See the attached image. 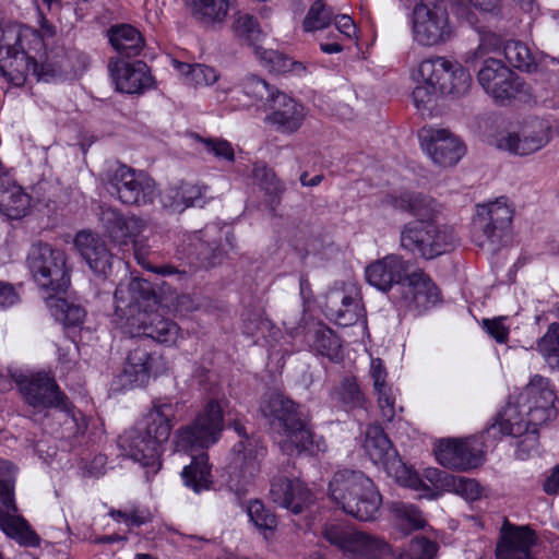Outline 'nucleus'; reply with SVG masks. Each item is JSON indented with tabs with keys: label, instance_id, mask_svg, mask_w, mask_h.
I'll return each mask as SVG.
<instances>
[{
	"label": "nucleus",
	"instance_id": "obj_1",
	"mask_svg": "<svg viewBox=\"0 0 559 559\" xmlns=\"http://www.w3.org/2000/svg\"><path fill=\"white\" fill-rule=\"evenodd\" d=\"M64 56H50L39 31L8 24L0 28V74L14 86H22L28 76L37 82H57L67 73Z\"/></svg>",
	"mask_w": 559,
	"mask_h": 559
},
{
	"label": "nucleus",
	"instance_id": "obj_2",
	"mask_svg": "<svg viewBox=\"0 0 559 559\" xmlns=\"http://www.w3.org/2000/svg\"><path fill=\"white\" fill-rule=\"evenodd\" d=\"M116 313L124 318L130 328L158 343L173 345L180 336L178 324L158 311V297L152 284L141 278L119 283L115 290Z\"/></svg>",
	"mask_w": 559,
	"mask_h": 559
},
{
	"label": "nucleus",
	"instance_id": "obj_3",
	"mask_svg": "<svg viewBox=\"0 0 559 559\" xmlns=\"http://www.w3.org/2000/svg\"><path fill=\"white\" fill-rule=\"evenodd\" d=\"M260 412L271 429L285 438L281 448L286 454L316 455L325 451V442L321 438L314 439L300 406L285 395H265L261 401Z\"/></svg>",
	"mask_w": 559,
	"mask_h": 559
},
{
	"label": "nucleus",
	"instance_id": "obj_4",
	"mask_svg": "<svg viewBox=\"0 0 559 559\" xmlns=\"http://www.w3.org/2000/svg\"><path fill=\"white\" fill-rule=\"evenodd\" d=\"M173 414L170 404L154 405L143 423L138 424L120 437L119 445L123 453L156 473L162 465L159 461L162 444L170 436Z\"/></svg>",
	"mask_w": 559,
	"mask_h": 559
},
{
	"label": "nucleus",
	"instance_id": "obj_5",
	"mask_svg": "<svg viewBox=\"0 0 559 559\" xmlns=\"http://www.w3.org/2000/svg\"><path fill=\"white\" fill-rule=\"evenodd\" d=\"M329 496L340 509L359 521H374L380 513L382 496L360 471L335 472L329 484Z\"/></svg>",
	"mask_w": 559,
	"mask_h": 559
},
{
	"label": "nucleus",
	"instance_id": "obj_6",
	"mask_svg": "<svg viewBox=\"0 0 559 559\" xmlns=\"http://www.w3.org/2000/svg\"><path fill=\"white\" fill-rule=\"evenodd\" d=\"M14 381L23 402L32 409L29 417L33 420L47 417L48 411L55 408L67 414L78 426L73 404L49 372L20 373L14 376Z\"/></svg>",
	"mask_w": 559,
	"mask_h": 559
},
{
	"label": "nucleus",
	"instance_id": "obj_7",
	"mask_svg": "<svg viewBox=\"0 0 559 559\" xmlns=\"http://www.w3.org/2000/svg\"><path fill=\"white\" fill-rule=\"evenodd\" d=\"M26 265L33 281L46 293H62L70 286V267L62 249L38 241L29 248Z\"/></svg>",
	"mask_w": 559,
	"mask_h": 559
},
{
	"label": "nucleus",
	"instance_id": "obj_8",
	"mask_svg": "<svg viewBox=\"0 0 559 559\" xmlns=\"http://www.w3.org/2000/svg\"><path fill=\"white\" fill-rule=\"evenodd\" d=\"M103 182L106 191L123 205L144 207L154 203L156 185L144 171L118 165L106 170Z\"/></svg>",
	"mask_w": 559,
	"mask_h": 559
},
{
	"label": "nucleus",
	"instance_id": "obj_9",
	"mask_svg": "<svg viewBox=\"0 0 559 559\" xmlns=\"http://www.w3.org/2000/svg\"><path fill=\"white\" fill-rule=\"evenodd\" d=\"M412 34L414 40L423 47L440 46L451 40L454 25L447 2L417 0L412 12Z\"/></svg>",
	"mask_w": 559,
	"mask_h": 559
},
{
	"label": "nucleus",
	"instance_id": "obj_10",
	"mask_svg": "<svg viewBox=\"0 0 559 559\" xmlns=\"http://www.w3.org/2000/svg\"><path fill=\"white\" fill-rule=\"evenodd\" d=\"M226 399H211L189 424L176 432L177 448L183 451L205 450L215 444L224 429Z\"/></svg>",
	"mask_w": 559,
	"mask_h": 559
},
{
	"label": "nucleus",
	"instance_id": "obj_11",
	"mask_svg": "<svg viewBox=\"0 0 559 559\" xmlns=\"http://www.w3.org/2000/svg\"><path fill=\"white\" fill-rule=\"evenodd\" d=\"M226 399H211L189 424L176 432L177 448L183 451L205 450L215 444L224 429Z\"/></svg>",
	"mask_w": 559,
	"mask_h": 559
},
{
	"label": "nucleus",
	"instance_id": "obj_12",
	"mask_svg": "<svg viewBox=\"0 0 559 559\" xmlns=\"http://www.w3.org/2000/svg\"><path fill=\"white\" fill-rule=\"evenodd\" d=\"M226 399H211L189 424L176 432L177 448L183 451L205 450L215 444L224 429Z\"/></svg>",
	"mask_w": 559,
	"mask_h": 559
},
{
	"label": "nucleus",
	"instance_id": "obj_13",
	"mask_svg": "<svg viewBox=\"0 0 559 559\" xmlns=\"http://www.w3.org/2000/svg\"><path fill=\"white\" fill-rule=\"evenodd\" d=\"M401 247L431 260L453 250L457 243L452 227L436 222H409L401 229Z\"/></svg>",
	"mask_w": 559,
	"mask_h": 559
},
{
	"label": "nucleus",
	"instance_id": "obj_14",
	"mask_svg": "<svg viewBox=\"0 0 559 559\" xmlns=\"http://www.w3.org/2000/svg\"><path fill=\"white\" fill-rule=\"evenodd\" d=\"M513 214V204L506 197L477 205V214L473 221L475 243L488 252H496L509 231Z\"/></svg>",
	"mask_w": 559,
	"mask_h": 559
},
{
	"label": "nucleus",
	"instance_id": "obj_15",
	"mask_svg": "<svg viewBox=\"0 0 559 559\" xmlns=\"http://www.w3.org/2000/svg\"><path fill=\"white\" fill-rule=\"evenodd\" d=\"M16 467L9 461L0 459V530L22 545H34L36 534L25 519L16 515L14 501Z\"/></svg>",
	"mask_w": 559,
	"mask_h": 559
},
{
	"label": "nucleus",
	"instance_id": "obj_16",
	"mask_svg": "<svg viewBox=\"0 0 559 559\" xmlns=\"http://www.w3.org/2000/svg\"><path fill=\"white\" fill-rule=\"evenodd\" d=\"M478 83L496 102L532 97V88L501 60L488 58L477 74Z\"/></svg>",
	"mask_w": 559,
	"mask_h": 559
},
{
	"label": "nucleus",
	"instance_id": "obj_17",
	"mask_svg": "<svg viewBox=\"0 0 559 559\" xmlns=\"http://www.w3.org/2000/svg\"><path fill=\"white\" fill-rule=\"evenodd\" d=\"M417 75L432 82L439 93L461 97L469 92L472 76L457 61L433 57L419 63Z\"/></svg>",
	"mask_w": 559,
	"mask_h": 559
},
{
	"label": "nucleus",
	"instance_id": "obj_18",
	"mask_svg": "<svg viewBox=\"0 0 559 559\" xmlns=\"http://www.w3.org/2000/svg\"><path fill=\"white\" fill-rule=\"evenodd\" d=\"M399 290V305L415 316L425 313L440 301L438 287L423 270L409 273Z\"/></svg>",
	"mask_w": 559,
	"mask_h": 559
},
{
	"label": "nucleus",
	"instance_id": "obj_19",
	"mask_svg": "<svg viewBox=\"0 0 559 559\" xmlns=\"http://www.w3.org/2000/svg\"><path fill=\"white\" fill-rule=\"evenodd\" d=\"M418 135L424 150L441 167L455 165L465 154L463 143L447 129L424 128Z\"/></svg>",
	"mask_w": 559,
	"mask_h": 559
},
{
	"label": "nucleus",
	"instance_id": "obj_20",
	"mask_svg": "<svg viewBox=\"0 0 559 559\" xmlns=\"http://www.w3.org/2000/svg\"><path fill=\"white\" fill-rule=\"evenodd\" d=\"M99 221L112 242L119 246L140 241L138 238L147 228L145 219L138 215L124 216L112 206L100 207Z\"/></svg>",
	"mask_w": 559,
	"mask_h": 559
},
{
	"label": "nucleus",
	"instance_id": "obj_21",
	"mask_svg": "<svg viewBox=\"0 0 559 559\" xmlns=\"http://www.w3.org/2000/svg\"><path fill=\"white\" fill-rule=\"evenodd\" d=\"M438 462L444 467L466 471L479 466L484 451L477 439L441 441L436 451Z\"/></svg>",
	"mask_w": 559,
	"mask_h": 559
},
{
	"label": "nucleus",
	"instance_id": "obj_22",
	"mask_svg": "<svg viewBox=\"0 0 559 559\" xmlns=\"http://www.w3.org/2000/svg\"><path fill=\"white\" fill-rule=\"evenodd\" d=\"M424 477L433 488L431 498H438L444 492H452L466 501H475L481 497L483 488L473 478L455 476L439 468L429 467L424 472Z\"/></svg>",
	"mask_w": 559,
	"mask_h": 559
},
{
	"label": "nucleus",
	"instance_id": "obj_23",
	"mask_svg": "<svg viewBox=\"0 0 559 559\" xmlns=\"http://www.w3.org/2000/svg\"><path fill=\"white\" fill-rule=\"evenodd\" d=\"M409 262L401 255L388 254L370 263L365 270L367 282L380 292L386 293L394 285L399 287L404 283L408 275Z\"/></svg>",
	"mask_w": 559,
	"mask_h": 559
},
{
	"label": "nucleus",
	"instance_id": "obj_24",
	"mask_svg": "<svg viewBox=\"0 0 559 559\" xmlns=\"http://www.w3.org/2000/svg\"><path fill=\"white\" fill-rule=\"evenodd\" d=\"M270 497L277 506L299 514L311 503V492L298 478L274 476L270 485Z\"/></svg>",
	"mask_w": 559,
	"mask_h": 559
},
{
	"label": "nucleus",
	"instance_id": "obj_25",
	"mask_svg": "<svg viewBox=\"0 0 559 559\" xmlns=\"http://www.w3.org/2000/svg\"><path fill=\"white\" fill-rule=\"evenodd\" d=\"M364 449L374 464L382 465L390 474L393 472L397 474L400 468H404L397 451L378 424L367 427Z\"/></svg>",
	"mask_w": 559,
	"mask_h": 559
},
{
	"label": "nucleus",
	"instance_id": "obj_26",
	"mask_svg": "<svg viewBox=\"0 0 559 559\" xmlns=\"http://www.w3.org/2000/svg\"><path fill=\"white\" fill-rule=\"evenodd\" d=\"M108 70L117 90L127 94H139L152 85L148 67L143 61L133 63L110 59Z\"/></svg>",
	"mask_w": 559,
	"mask_h": 559
},
{
	"label": "nucleus",
	"instance_id": "obj_27",
	"mask_svg": "<svg viewBox=\"0 0 559 559\" xmlns=\"http://www.w3.org/2000/svg\"><path fill=\"white\" fill-rule=\"evenodd\" d=\"M233 464L245 483L252 480L261 468L266 448L260 438L239 440L231 448Z\"/></svg>",
	"mask_w": 559,
	"mask_h": 559
},
{
	"label": "nucleus",
	"instance_id": "obj_28",
	"mask_svg": "<svg viewBox=\"0 0 559 559\" xmlns=\"http://www.w3.org/2000/svg\"><path fill=\"white\" fill-rule=\"evenodd\" d=\"M74 246L95 274L106 275L111 269L112 254L98 235L81 230L75 235Z\"/></svg>",
	"mask_w": 559,
	"mask_h": 559
},
{
	"label": "nucleus",
	"instance_id": "obj_29",
	"mask_svg": "<svg viewBox=\"0 0 559 559\" xmlns=\"http://www.w3.org/2000/svg\"><path fill=\"white\" fill-rule=\"evenodd\" d=\"M221 231L217 225L212 224L188 236V254L194 257L201 266H214L222 260L224 250L215 239Z\"/></svg>",
	"mask_w": 559,
	"mask_h": 559
},
{
	"label": "nucleus",
	"instance_id": "obj_30",
	"mask_svg": "<svg viewBox=\"0 0 559 559\" xmlns=\"http://www.w3.org/2000/svg\"><path fill=\"white\" fill-rule=\"evenodd\" d=\"M271 114L267 120L277 126V129L282 132L294 133L302 124L306 117L305 107L286 95L283 92H277L273 99L269 104Z\"/></svg>",
	"mask_w": 559,
	"mask_h": 559
},
{
	"label": "nucleus",
	"instance_id": "obj_31",
	"mask_svg": "<svg viewBox=\"0 0 559 559\" xmlns=\"http://www.w3.org/2000/svg\"><path fill=\"white\" fill-rule=\"evenodd\" d=\"M534 532L527 527L504 525L497 545V559H533Z\"/></svg>",
	"mask_w": 559,
	"mask_h": 559
},
{
	"label": "nucleus",
	"instance_id": "obj_32",
	"mask_svg": "<svg viewBox=\"0 0 559 559\" xmlns=\"http://www.w3.org/2000/svg\"><path fill=\"white\" fill-rule=\"evenodd\" d=\"M521 404H508L485 430L486 438L498 440L502 436L521 437L527 433V423Z\"/></svg>",
	"mask_w": 559,
	"mask_h": 559
},
{
	"label": "nucleus",
	"instance_id": "obj_33",
	"mask_svg": "<svg viewBox=\"0 0 559 559\" xmlns=\"http://www.w3.org/2000/svg\"><path fill=\"white\" fill-rule=\"evenodd\" d=\"M205 188L192 182L169 187L160 195L162 206L171 213H182L190 206H202Z\"/></svg>",
	"mask_w": 559,
	"mask_h": 559
},
{
	"label": "nucleus",
	"instance_id": "obj_34",
	"mask_svg": "<svg viewBox=\"0 0 559 559\" xmlns=\"http://www.w3.org/2000/svg\"><path fill=\"white\" fill-rule=\"evenodd\" d=\"M388 203L402 212H408L416 222H433L439 213V204L430 197L421 193L404 192L399 195H389Z\"/></svg>",
	"mask_w": 559,
	"mask_h": 559
},
{
	"label": "nucleus",
	"instance_id": "obj_35",
	"mask_svg": "<svg viewBox=\"0 0 559 559\" xmlns=\"http://www.w3.org/2000/svg\"><path fill=\"white\" fill-rule=\"evenodd\" d=\"M108 39L121 58L136 57L144 48L142 34L129 24L111 26L108 31Z\"/></svg>",
	"mask_w": 559,
	"mask_h": 559
},
{
	"label": "nucleus",
	"instance_id": "obj_36",
	"mask_svg": "<svg viewBox=\"0 0 559 559\" xmlns=\"http://www.w3.org/2000/svg\"><path fill=\"white\" fill-rule=\"evenodd\" d=\"M359 301L342 290H332L326 295L328 316L342 326L353 325L359 318Z\"/></svg>",
	"mask_w": 559,
	"mask_h": 559
},
{
	"label": "nucleus",
	"instance_id": "obj_37",
	"mask_svg": "<svg viewBox=\"0 0 559 559\" xmlns=\"http://www.w3.org/2000/svg\"><path fill=\"white\" fill-rule=\"evenodd\" d=\"M155 358L144 347L130 350L123 368L122 378L129 385H144L151 377Z\"/></svg>",
	"mask_w": 559,
	"mask_h": 559
},
{
	"label": "nucleus",
	"instance_id": "obj_38",
	"mask_svg": "<svg viewBox=\"0 0 559 559\" xmlns=\"http://www.w3.org/2000/svg\"><path fill=\"white\" fill-rule=\"evenodd\" d=\"M191 16L205 26L222 24L229 11V0H185Z\"/></svg>",
	"mask_w": 559,
	"mask_h": 559
},
{
	"label": "nucleus",
	"instance_id": "obj_39",
	"mask_svg": "<svg viewBox=\"0 0 559 559\" xmlns=\"http://www.w3.org/2000/svg\"><path fill=\"white\" fill-rule=\"evenodd\" d=\"M527 418V433L518 445V456L525 459L531 455L532 452L537 451L538 438L537 427L550 420L555 415V408H538V407H522Z\"/></svg>",
	"mask_w": 559,
	"mask_h": 559
},
{
	"label": "nucleus",
	"instance_id": "obj_40",
	"mask_svg": "<svg viewBox=\"0 0 559 559\" xmlns=\"http://www.w3.org/2000/svg\"><path fill=\"white\" fill-rule=\"evenodd\" d=\"M344 554L346 559H391V547L384 540L359 532Z\"/></svg>",
	"mask_w": 559,
	"mask_h": 559
},
{
	"label": "nucleus",
	"instance_id": "obj_41",
	"mask_svg": "<svg viewBox=\"0 0 559 559\" xmlns=\"http://www.w3.org/2000/svg\"><path fill=\"white\" fill-rule=\"evenodd\" d=\"M548 142L545 134H519L515 132L501 133L497 139V147L515 155H528L542 147Z\"/></svg>",
	"mask_w": 559,
	"mask_h": 559
},
{
	"label": "nucleus",
	"instance_id": "obj_42",
	"mask_svg": "<svg viewBox=\"0 0 559 559\" xmlns=\"http://www.w3.org/2000/svg\"><path fill=\"white\" fill-rule=\"evenodd\" d=\"M332 401L336 402L345 411L362 409L366 407L367 397L354 376H347L341 380L330 392Z\"/></svg>",
	"mask_w": 559,
	"mask_h": 559
},
{
	"label": "nucleus",
	"instance_id": "obj_43",
	"mask_svg": "<svg viewBox=\"0 0 559 559\" xmlns=\"http://www.w3.org/2000/svg\"><path fill=\"white\" fill-rule=\"evenodd\" d=\"M181 477L185 486L197 493L210 489L212 474L211 466L209 465V455L205 452L193 455L191 463L183 467Z\"/></svg>",
	"mask_w": 559,
	"mask_h": 559
},
{
	"label": "nucleus",
	"instance_id": "obj_44",
	"mask_svg": "<svg viewBox=\"0 0 559 559\" xmlns=\"http://www.w3.org/2000/svg\"><path fill=\"white\" fill-rule=\"evenodd\" d=\"M555 393L547 386V381L535 376L521 395L522 407L555 408Z\"/></svg>",
	"mask_w": 559,
	"mask_h": 559
},
{
	"label": "nucleus",
	"instance_id": "obj_45",
	"mask_svg": "<svg viewBox=\"0 0 559 559\" xmlns=\"http://www.w3.org/2000/svg\"><path fill=\"white\" fill-rule=\"evenodd\" d=\"M239 88L242 95L248 98V102L243 104L245 106L258 105L259 103L269 105L278 92L277 88L254 74L246 75L241 80Z\"/></svg>",
	"mask_w": 559,
	"mask_h": 559
},
{
	"label": "nucleus",
	"instance_id": "obj_46",
	"mask_svg": "<svg viewBox=\"0 0 559 559\" xmlns=\"http://www.w3.org/2000/svg\"><path fill=\"white\" fill-rule=\"evenodd\" d=\"M503 55L515 69L532 73L537 70V60L531 49L520 40H508L503 46Z\"/></svg>",
	"mask_w": 559,
	"mask_h": 559
},
{
	"label": "nucleus",
	"instance_id": "obj_47",
	"mask_svg": "<svg viewBox=\"0 0 559 559\" xmlns=\"http://www.w3.org/2000/svg\"><path fill=\"white\" fill-rule=\"evenodd\" d=\"M247 514L250 522L265 539H270L274 535L277 527L276 515L262 501L250 500L247 504Z\"/></svg>",
	"mask_w": 559,
	"mask_h": 559
},
{
	"label": "nucleus",
	"instance_id": "obj_48",
	"mask_svg": "<svg viewBox=\"0 0 559 559\" xmlns=\"http://www.w3.org/2000/svg\"><path fill=\"white\" fill-rule=\"evenodd\" d=\"M358 533L359 531L336 520L325 522L321 531L323 538L337 547L343 555L347 551L350 544L355 542L354 539Z\"/></svg>",
	"mask_w": 559,
	"mask_h": 559
},
{
	"label": "nucleus",
	"instance_id": "obj_49",
	"mask_svg": "<svg viewBox=\"0 0 559 559\" xmlns=\"http://www.w3.org/2000/svg\"><path fill=\"white\" fill-rule=\"evenodd\" d=\"M29 206V197L20 188L0 190V212L10 219L23 217Z\"/></svg>",
	"mask_w": 559,
	"mask_h": 559
},
{
	"label": "nucleus",
	"instance_id": "obj_50",
	"mask_svg": "<svg viewBox=\"0 0 559 559\" xmlns=\"http://www.w3.org/2000/svg\"><path fill=\"white\" fill-rule=\"evenodd\" d=\"M537 350L552 370H559V323L552 322L537 341Z\"/></svg>",
	"mask_w": 559,
	"mask_h": 559
},
{
	"label": "nucleus",
	"instance_id": "obj_51",
	"mask_svg": "<svg viewBox=\"0 0 559 559\" xmlns=\"http://www.w3.org/2000/svg\"><path fill=\"white\" fill-rule=\"evenodd\" d=\"M251 176L265 194L273 199H278L285 191L283 182L276 177L274 170L263 162H255L253 164Z\"/></svg>",
	"mask_w": 559,
	"mask_h": 559
},
{
	"label": "nucleus",
	"instance_id": "obj_52",
	"mask_svg": "<svg viewBox=\"0 0 559 559\" xmlns=\"http://www.w3.org/2000/svg\"><path fill=\"white\" fill-rule=\"evenodd\" d=\"M333 17L334 10L325 1L316 0L302 21V28L305 32L322 31L330 26Z\"/></svg>",
	"mask_w": 559,
	"mask_h": 559
},
{
	"label": "nucleus",
	"instance_id": "obj_53",
	"mask_svg": "<svg viewBox=\"0 0 559 559\" xmlns=\"http://www.w3.org/2000/svg\"><path fill=\"white\" fill-rule=\"evenodd\" d=\"M233 32L235 36L248 45L255 47L262 38V32L257 19L248 13H237L233 23Z\"/></svg>",
	"mask_w": 559,
	"mask_h": 559
},
{
	"label": "nucleus",
	"instance_id": "obj_54",
	"mask_svg": "<svg viewBox=\"0 0 559 559\" xmlns=\"http://www.w3.org/2000/svg\"><path fill=\"white\" fill-rule=\"evenodd\" d=\"M51 314L57 321L62 322L66 326H79L85 318V310L75 304L66 299H57L50 305Z\"/></svg>",
	"mask_w": 559,
	"mask_h": 559
},
{
	"label": "nucleus",
	"instance_id": "obj_55",
	"mask_svg": "<svg viewBox=\"0 0 559 559\" xmlns=\"http://www.w3.org/2000/svg\"><path fill=\"white\" fill-rule=\"evenodd\" d=\"M255 56L271 72L284 74L289 73L294 60L273 49H264L261 46L255 47Z\"/></svg>",
	"mask_w": 559,
	"mask_h": 559
},
{
	"label": "nucleus",
	"instance_id": "obj_56",
	"mask_svg": "<svg viewBox=\"0 0 559 559\" xmlns=\"http://www.w3.org/2000/svg\"><path fill=\"white\" fill-rule=\"evenodd\" d=\"M313 346L320 355L332 361H337L341 358V341L331 329L318 330Z\"/></svg>",
	"mask_w": 559,
	"mask_h": 559
},
{
	"label": "nucleus",
	"instance_id": "obj_57",
	"mask_svg": "<svg viewBox=\"0 0 559 559\" xmlns=\"http://www.w3.org/2000/svg\"><path fill=\"white\" fill-rule=\"evenodd\" d=\"M437 549L438 545L435 542L426 537H417L411 542L399 559H433Z\"/></svg>",
	"mask_w": 559,
	"mask_h": 559
},
{
	"label": "nucleus",
	"instance_id": "obj_58",
	"mask_svg": "<svg viewBox=\"0 0 559 559\" xmlns=\"http://www.w3.org/2000/svg\"><path fill=\"white\" fill-rule=\"evenodd\" d=\"M418 85L413 91V100L418 110L423 114L425 110H429L436 99L437 93H439L436 84L432 82L423 80L421 78Z\"/></svg>",
	"mask_w": 559,
	"mask_h": 559
},
{
	"label": "nucleus",
	"instance_id": "obj_59",
	"mask_svg": "<svg viewBox=\"0 0 559 559\" xmlns=\"http://www.w3.org/2000/svg\"><path fill=\"white\" fill-rule=\"evenodd\" d=\"M197 138L203 144V147L207 153L213 154L218 159H223L229 163L234 162L235 152L231 144L227 140L217 138Z\"/></svg>",
	"mask_w": 559,
	"mask_h": 559
},
{
	"label": "nucleus",
	"instance_id": "obj_60",
	"mask_svg": "<svg viewBox=\"0 0 559 559\" xmlns=\"http://www.w3.org/2000/svg\"><path fill=\"white\" fill-rule=\"evenodd\" d=\"M381 417L385 421H392L396 415V390L386 388L376 393Z\"/></svg>",
	"mask_w": 559,
	"mask_h": 559
},
{
	"label": "nucleus",
	"instance_id": "obj_61",
	"mask_svg": "<svg viewBox=\"0 0 559 559\" xmlns=\"http://www.w3.org/2000/svg\"><path fill=\"white\" fill-rule=\"evenodd\" d=\"M369 376L372 380L374 393L391 388L392 385L386 381L388 371L383 361L380 358H372L369 368Z\"/></svg>",
	"mask_w": 559,
	"mask_h": 559
},
{
	"label": "nucleus",
	"instance_id": "obj_62",
	"mask_svg": "<svg viewBox=\"0 0 559 559\" xmlns=\"http://www.w3.org/2000/svg\"><path fill=\"white\" fill-rule=\"evenodd\" d=\"M218 80V73L212 67L195 63L192 70L190 82L194 85H212Z\"/></svg>",
	"mask_w": 559,
	"mask_h": 559
},
{
	"label": "nucleus",
	"instance_id": "obj_63",
	"mask_svg": "<svg viewBox=\"0 0 559 559\" xmlns=\"http://www.w3.org/2000/svg\"><path fill=\"white\" fill-rule=\"evenodd\" d=\"M503 317L495 319H484L483 326L487 333L498 343H506L509 337V328L504 325Z\"/></svg>",
	"mask_w": 559,
	"mask_h": 559
},
{
	"label": "nucleus",
	"instance_id": "obj_64",
	"mask_svg": "<svg viewBox=\"0 0 559 559\" xmlns=\"http://www.w3.org/2000/svg\"><path fill=\"white\" fill-rule=\"evenodd\" d=\"M399 515L404 519L411 528L418 530L425 524L421 512L412 504H401L396 508Z\"/></svg>",
	"mask_w": 559,
	"mask_h": 559
}]
</instances>
